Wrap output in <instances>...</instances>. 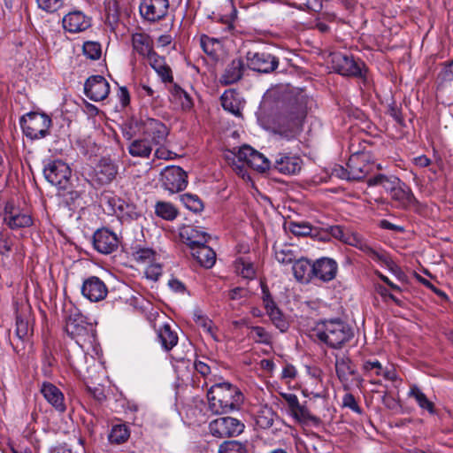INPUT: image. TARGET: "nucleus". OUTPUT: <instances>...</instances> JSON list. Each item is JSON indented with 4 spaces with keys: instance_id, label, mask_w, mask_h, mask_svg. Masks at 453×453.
I'll list each match as a JSON object with an SVG mask.
<instances>
[{
    "instance_id": "1",
    "label": "nucleus",
    "mask_w": 453,
    "mask_h": 453,
    "mask_svg": "<svg viewBox=\"0 0 453 453\" xmlns=\"http://www.w3.org/2000/svg\"><path fill=\"white\" fill-rule=\"evenodd\" d=\"M307 96L303 95L290 101L273 119V132L288 140L296 137L303 131L307 115Z\"/></svg>"
},
{
    "instance_id": "2",
    "label": "nucleus",
    "mask_w": 453,
    "mask_h": 453,
    "mask_svg": "<svg viewBox=\"0 0 453 453\" xmlns=\"http://www.w3.org/2000/svg\"><path fill=\"white\" fill-rule=\"evenodd\" d=\"M210 410L215 414H222L238 410L244 396L242 391L229 382L216 383L207 392Z\"/></svg>"
},
{
    "instance_id": "3",
    "label": "nucleus",
    "mask_w": 453,
    "mask_h": 453,
    "mask_svg": "<svg viewBox=\"0 0 453 453\" xmlns=\"http://www.w3.org/2000/svg\"><path fill=\"white\" fill-rule=\"evenodd\" d=\"M317 338L327 347L341 349L354 336L352 327L340 319H324L314 329Z\"/></svg>"
},
{
    "instance_id": "4",
    "label": "nucleus",
    "mask_w": 453,
    "mask_h": 453,
    "mask_svg": "<svg viewBox=\"0 0 453 453\" xmlns=\"http://www.w3.org/2000/svg\"><path fill=\"white\" fill-rule=\"evenodd\" d=\"M3 223L11 230H19L32 226L34 219L27 207H22L19 201L11 198L4 203Z\"/></svg>"
},
{
    "instance_id": "5",
    "label": "nucleus",
    "mask_w": 453,
    "mask_h": 453,
    "mask_svg": "<svg viewBox=\"0 0 453 453\" xmlns=\"http://www.w3.org/2000/svg\"><path fill=\"white\" fill-rule=\"evenodd\" d=\"M19 124L27 138L37 140L44 138L50 134L52 120L45 113L31 111L20 118Z\"/></svg>"
},
{
    "instance_id": "6",
    "label": "nucleus",
    "mask_w": 453,
    "mask_h": 453,
    "mask_svg": "<svg viewBox=\"0 0 453 453\" xmlns=\"http://www.w3.org/2000/svg\"><path fill=\"white\" fill-rule=\"evenodd\" d=\"M65 330L80 345L91 342L95 338V326L79 312L71 314L67 318Z\"/></svg>"
},
{
    "instance_id": "7",
    "label": "nucleus",
    "mask_w": 453,
    "mask_h": 453,
    "mask_svg": "<svg viewBox=\"0 0 453 453\" xmlns=\"http://www.w3.org/2000/svg\"><path fill=\"white\" fill-rule=\"evenodd\" d=\"M332 68L337 73L343 76L362 77L365 63L356 60L353 56L341 52H334L330 55Z\"/></svg>"
},
{
    "instance_id": "8",
    "label": "nucleus",
    "mask_w": 453,
    "mask_h": 453,
    "mask_svg": "<svg viewBox=\"0 0 453 453\" xmlns=\"http://www.w3.org/2000/svg\"><path fill=\"white\" fill-rule=\"evenodd\" d=\"M46 180L59 189L67 190L70 186L72 171L67 164L61 160L50 162L43 169Z\"/></svg>"
},
{
    "instance_id": "9",
    "label": "nucleus",
    "mask_w": 453,
    "mask_h": 453,
    "mask_svg": "<svg viewBox=\"0 0 453 453\" xmlns=\"http://www.w3.org/2000/svg\"><path fill=\"white\" fill-rule=\"evenodd\" d=\"M244 428L241 420L228 416L215 418L209 424L210 434L217 438L238 436Z\"/></svg>"
},
{
    "instance_id": "10",
    "label": "nucleus",
    "mask_w": 453,
    "mask_h": 453,
    "mask_svg": "<svg viewBox=\"0 0 453 453\" xmlns=\"http://www.w3.org/2000/svg\"><path fill=\"white\" fill-rule=\"evenodd\" d=\"M106 210L110 214H115L122 220H134L140 217L135 205L129 203L122 198L112 194L104 195L103 197Z\"/></svg>"
},
{
    "instance_id": "11",
    "label": "nucleus",
    "mask_w": 453,
    "mask_h": 453,
    "mask_svg": "<svg viewBox=\"0 0 453 453\" xmlns=\"http://www.w3.org/2000/svg\"><path fill=\"white\" fill-rule=\"evenodd\" d=\"M106 210L110 214H115L122 220H134L140 217L135 205L129 203L122 198L112 194L104 195L103 197Z\"/></svg>"
},
{
    "instance_id": "12",
    "label": "nucleus",
    "mask_w": 453,
    "mask_h": 453,
    "mask_svg": "<svg viewBox=\"0 0 453 453\" xmlns=\"http://www.w3.org/2000/svg\"><path fill=\"white\" fill-rule=\"evenodd\" d=\"M106 210L110 214H115L122 220H134L140 217L135 205L129 203L122 198L112 194L104 195L103 197Z\"/></svg>"
},
{
    "instance_id": "13",
    "label": "nucleus",
    "mask_w": 453,
    "mask_h": 453,
    "mask_svg": "<svg viewBox=\"0 0 453 453\" xmlns=\"http://www.w3.org/2000/svg\"><path fill=\"white\" fill-rule=\"evenodd\" d=\"M106 210L110 214H115L122 220H134L140 217L135 205L129 203L122 198L112 194L104 195L103 197Z\"/></svg>"
},
{
    "instance_id": "14",
    "label": "nucleus",
    "mask_w": 453,
    "mask_h": 453,
    "mask_svg": "<svg viewBox=\"0 0 453 453\" xmlns=\"http://www.w3.org/2000/svg\"><path fill=\"white\" fill-rule=\"evenodd\" d=\"M280 395L287 403L290 415L298 423L314 426L320 424V418L311 414L304 403H300L298 397L295 394L282 393Z\"/></svg>"
},
{
    "instance_id": "15",
    "label": "nucleus",
    "mask_w": 453,
    "mask_h": 453,
    "mask_svg": "<svg viewBox=\"0 0 453 453\" xmlns=\"http://www.w3.org/2000/svg\"><path fill=\"white\" fill-rule=\"evenodd\" d=\"M160 181L165 190L170 193H177L186 188L188 175L180 166H167L160 173Z\"/></svg>"
},
{
    "instance_id": "16",
    "label": "nucleus",
    "mask_w": 453,
    "mask_h": 453,
    "mask_svg": "<svg viewBox=\"0 0 453 453\" xmlns=\"http://www.w3.org/2000/svg\"><path fill=\"white\" fill-rule=\"evenodd\" d=\"M142 135L153 146H162L167 142L169 128L159 119L148 118L142 122Z\"/></svg>"
},
{
    "instance_id": "17",
    "label": "nucleus",
    "mask_w": 453,
    "mask_h": 453,
    "mask_svg": "<svg viewBox=\"0 0 453 453\" xmlns=\"http://www.w3.org/2000/svg\"><path fill=\"white\" fill-rule=\"evenodd\" d=\"M246 61L250 69L264 73L273 72L279 65V59L267 51L249 50Z\"/></svg>"
},
{
    "instance_id": "18",
    "label": "nucleus",
    "mask_w": 453,
    "mask_h": 453,
    "mask_svg": "<svg viewBox=\"0 0 453 453\" xmlns=\"http://www.w3.org/2000/svg\"><path fill=\"white\" fill-rule=\"evenodd\" d=\"M347 244L356 247L368 254L372 258L377 261H380L381 264L385 265L392 272L399 270L398 266L393 262V260L386 252L379 253L372 250L364 240V238L356 232H351L347 239Z\"/></svg>"
},
{
    "instance_id": "19",
    "label": "nucleus",
    "mask_w": 453,
    "mask_h": 453,
    "mask_svg": "<svg viewBox=\"0 0 453 453\" xmlns=\"http://www.w3.org/2000/svg\"><path fill=\"white\" fill-rule=\"evenodd\" d=\"M169 10V0H142L139 11L147 21L154 23L165 19Z\"/></svg>"
},
{
    "instance_id": "20",
    "label": "nucleus",
    "mask_w": 453,
    "mask_h": 453,
    "mask_svg": "<svg viewBox=\"0 0 453 453\" xmlns=\"http://www.w3.org/2000/svg\"><path fill=\"white\" fill-rule=\"evenodd\" d=\"M92 243L97 252L109 255L118 250L119 240L112 231L107 228H100L94 233Z\"/></svg>"
},
{
    "instance_id": "21",
    "label": "nucleus",
    "mask_w": 453,
    "mask_h": 453,
    "mask_svg": "<svg viewBox=\"0 0 453 453\" xmlns=\"http://www.w3.org/2000/svg\"><path fill=\"white\" fill-rule=\"evenodd\" d=\"M81 292L83 297L92 303H97L108 295L106 284L97 276H89L82 282Z\"/></svg>"
},
{
    "instance_id": "22",
    "label": "nucleus",
    "mask_w": 453,
    "mask_h": 453,
    "mask_svg": "<svg viewBox=\"0 0 453 453\" xmlns=\"http://www.w3.org/2000/svg\"><path fill=\"white\" fill-rule=\"evenodd\" d=\"M84 93L94 102L103 101L110 93V84L102 75H92L84 84Z\"/></svg>"
},
{
    "instance_id": "23",
    "label": "nucleus",
    "mask_w": 453,
    "mask_h": 453,
    "mask_svg": "<svg viewBox=\"0 0 453 453\" xmlns=\"http://www.w3.org/2000/svg\"><path fill=\"white\" fill-rule=\"evenodd\" d=\"M40 392L44 399L58 412L63 413L66 411V403L63 392L50 382H43Z\"/></svg>"
},
{
    "instance_id": "24",
    "label": "nucleus",
    "mask_w": 453,
    "mask_h": 453,
    "mask_svg": "<svg viewBox=\"0 0 453 453\" xmlns=\"http://www.w3.org/2000/svg\"><path fill=\"white\" fill-rule=\"evenodd\" d=\"M62 23L64 29L73 34L83 32L91 26L90 19L81 11L67 13Z\"/></svg>"
},
{
    "instance_id": "25",
    "label": "nucleus",
    "mask_w": 453,
    "mask_h": 453,
    "mask_svg": "<svg viewBox=\"0 0 453 453\" xmlns=\"http://www.w3.org/2000/svg\"><path fill=\"white\" fill-rule=\"evenodd\" d=\"M313 278L327 282L336 277L337 263L329 257H322L313 263Z\"/></svg>"
},
{
    "instance_id": "26",
    "label": "nucleus",
    "mask_w": 453,
    "mask_h": 453,
    "mask_svg": "<svg viewBox=\"0 0 453 453\" xmlns=\"http://www.w3.org/2000/svg\"><path fill=\"white\" fill-rule=\"evenodd\" d=\"M303 166V160L298 156L279 154L274 162V168L283 174H296Z\"/></svg>"
},
{
    "instance_id": "27",
    "label": "nucleus",
    "mask_w": 453,
    "mask_h": 453,
    "mask_svg": "<svg viewBox=\"0 0 453 453\" xmlns=\"http://www.w3.org/2000/svg\"><path fill=\"white\" fill-rule=\"evenodd\" d=\"M32 332L31 312L27 304L16 308V335L22 340Z\"/></svg>"
},
{
    "instance_id": "28",
    "label": "nucleus",
    "mask_w": 453,
    "mask_h": 453,
    "mask_svg": "<svg viewBox=\"0 0 453 453\" xmlns=\"http://www.w3.org/2000/svg\"><path fill=\"white\" fill-rule=\"evenodd\" d=\"M395 206L399 209H407L417 203V199L409 186L401 182L395 191L390 195Z\"/></svg>"
},
{
    "instance_id": "29",
    "label": "nucleus",
    "mask_w": 453,
    "mask_h": 453,
    "mask_svg": "<svg viewBox=\"0 0 453 453\" xmlns=\"http://www.w3.org/2000/svg\"><path fill=\"white\" fill-rule=\"evenodd\" d=\"M132 47L133 50L144 59H147L152 53L156 52L152 38L145 33H134L132 35Z\"/></svg>"
},
{
    "instance_id": "30",
    "label": "nucleus",
    "mask_w": 453,
    "mask_h": 453,
    "mask_svg": "<svg viewBox=\"0 0 453 453\" xmlns=\"http://www.w3.org/2000/svg\"><path fill=\"white\" fill-rule=\"evenodd\" d=\"M182 242L188 246L190 250L201 247L208 242L209 236L205 232L192 226L184 227L180 234Z\"/></svg>"
},
{
    "instance_id": "31",
    "label": "nucleus",
    "mask_w": 453,
    "mask_h": 453,
    "mask_svg": "<svg viewBox=\"0 0 453 453\" xmlns=\"http://www.w3.org/2000/svg\"><path fill=\"white\" fill-rule=\"evenodd\" d=\"M149 65L160 77L161 81L165 84L170 85L173 82V76L171 67L166 64L164 57L159 56L157 52L152 53L150 58H147Z\"/></svg>"
},
{
    "instance_id": "32",
    "label": "nucleus",
    "mask_w": 453,
    "mask_h": 453,
    "mask_svg": "<svg viewBox=\"0 0 453 453\" xmlns=\"http://www.w3.org/2000/svg\"><path fill=\"white\" fill-rule=\"evenodd\" d=\"M245 64L242 58L233 59L226 67L220 78L221 83L231 85L240 81L243 75Z\"/></svg>"
},
{
    "instance_id": "33",
    "label": "nucleus",
    "mask_w": 453,
    "mask_h": 453,
    "mask_svg": "<svg viewBox=\"0 0 453 453\" xmlns=\"http://www.w3.org/2000/svg\"><path fill=\"white\" fill-rule=\"evenodd\" d=\"M118 173L116 165L108 158H102L96 170L97 180L101 184H108L115 179Z\"/></svg>"
},
{
    "instance_id": "34",
    "label": "nucleus",
    "mask_w": 453,
    "mask_h": 453,
    "mask_svg": "<svg viewBox=\"0 0 453 453\" xmlns=\"http://www.w3.org/2000/svg\"><path fill=\"white\" fill-rule=\"evenodd\" d=\"M157 338L166 351L171 350L178 343L177 332L172 328L169 323H165L157 330Z\"/></svg>"
},
{
    "instance_id": "35",
    "label": "nucleus",
    "mask_w": 453,
    "mask_h": 453,
    "mask_svg": "<svg viewBox=\"0 0 453 453\" xmlns=\"http://www.w3.org/2000/svg\"><path fill=\"white\" fill-rule=\"evenodd\" d=\"M293 273L299 281L309 282L313 278V264L307 258H297L293 264Z\"/></svg>"
},
{
    "instance_id": "36",
    "label": "nucleus",
    "mask_w": 453,
    "mask_h": 453,
    "mask_svg": "<svg viewBox=\"0 0 453 453\" xmlns=\"http://www.w3.org/2000/svg\"><path fill=\"white\" fill-rule=\"evenodd\" d=\"M192 257L203 267L211 268L216 261V253L207 244L191 250Z\"/></svg>"
},
{
    "instance_id": "37",
    "label": "nucleus",
    "mask_w": 453,
    "mask_h": 453,
    "mask_svg": "<svg viewBox=\"0 0 453 453\" xmlns=\"http://www.w3.org/2000/svg\"><path fill=\"white\" fill-rule=\"evenodd\" d=\"M153 145L144 136L133 140L128 147V152L133 157L148 158L152 152Z\"/></svg>"
},
{
    "instance_id": "38",
    "label": "nucleus",
    "mask_w": 453,
    "mask_h": 453,
    "mask_svg": "<svg viewBox=\"0 0 453 453\" xmlns=\"http://www.w3.org/2000/svg\"><path fill=\"white\" fill-rule=\"evenodd\" d=\"M167 88L171 94L172 99L180 104L181 108L185 111L190 110L193 105V100L190 95L186 92L180 86L172 82L167 86Z\"/></svg>"
},
{
    "instance_id": "39",
    "label": "nucleus",
    "mask_w": 453,
    "mask_h": 453,
    "mask_svg": "<svg viewBox=\"0 0 453 453\" xmlns=\"http://www.w3.org/2000/svg\"><path fill=\"white\" fill-rule=\"evenodd\" d=\"M402 180L395 176H387L384 174H378L370 178L367 181L369 186H381L389 196L399 186Z\"/></svg>"
},
{
    "instance_id": "40",
    "label": "nucleus",
    "mask_w": 453,
    "mask_h": 453,
    "mask_svg": "<svg viewBox=\"0 0 453 453\" xmlns=\"http://www.w3.org/2000/svg\"><path fill=\"white\" fill-rule=\"evenodd\" d=\"M335 370L342 382L348 381L350 376L357 374L355 365L352 364L351 360L346 357L336 358Z\"/></svg>"
},
{
    "instance_id": "41",
    "label": "nucleus",
    "mask_w": 453,
    "mask_h": 453,
    "mask_svg": "<svg viewBox=\"0 0 453 453\" xmlns=\"http://www.w3.org/2000/svg\"><path fill=\"white\" fill-rule=\"evenodd\" d=\"M276 417L275 411L267 405H265L257 411L256 423L262 429H269L273 426Z\"/></svg>"
},
{
    "instance_id": "42",
    "label": "nucleus",
    "mask_w": 453,
    "mask_h": 453,
    "mask_svg": "<svg viewBox=\"0 0 453 453\" xmlns=\"http://www.w3.org/2000/svg\"><path fill=\"white\" fill-rule=\"evenodd\" d=\"M155 214L165 220L173 221L177 218L179 211L173 203L158 201L155 204Z\"/></svg>"
},
{
    "instance_id": "43",
    "label": "nucleus",
    "mask_w": 453,
    "mask_h": 453,
    "mask_svg": "<svg viewBox=\"0 0 453 453\" xmlns=\"http://www.w3.org/2000/svg\"><path fill=\"white\" fill-rule=\"evenodd\" d=\"M200 46L204 53L211 58H217L218 52L221 50L220 41L206 35H202L200 36Z\"/></svg>"
},
{
    "instance_id": "44",
    "label": "nucleus",
    "mask_w": 453,
    "mask_h": 453,
    "mask_svg": "<svg viewBox=\"0 0 453 453\" xmlns=\"http://www.w3.org/2000/svg\"><path fill=\"white\" fill-rule=\"evenodd\" d=\"M275 258L282 265L295 263L297 259L296 251L291 245L274 246Z\"/></svg>"
},
{
    "instance_id": "45",
    "label": "nucleus",
    "mask_w": 453,
    "mask_h": 453,
    "mask_svg": "<svg viewBox=\"0 0 453 453\" xmlns=\"http://www.w3.org/2000/svg\"><path fill=\"white\" fill-rule=\"evenodd\" d=\"M130 437V431L128 427L124 425H115L108 435V440L111 444H122L126 442Z\"/></svg>"
},
{
    "instance_id": "46",
    "label": "nucleus",
    "mask_w": 453,
    "mask_h": 453,
    "mask_svg": "<svg viewBox=\"0 0 453 453\" xmlns=\"http://www.w3.org/2000/svg\"><path fill=\"white\" fill-rule=\"evenodd\" d=\"M267 315L270 317L273 324L280 331L286 332L288 328V322L280 311V310L274 306L266 311Z\"/></svg>"
},
{
    "instance_id": "47",
    "label": "nucleus",
    "mask_w": 453,
    "mask_h": 453,
    "mask_svg": "<svg viewBox=\"0 0 453 453\" xmlns=\"http://www.w3.org/2000/svg\"><path fill=\"white\" fill-rule=\"evenodd\" d=\"M361 370L367 377H380L382 365L377 359H366L363 361Z\"/></svg>"
},
{
    "instance_id": "48",
    "label": "nucleus",
    "mask_w": 453,
    "mask_h": 453,
    "mask_svg": "<svg viewBox=\"0 0 453 453\" xmlns=\"http://www.w3.org/2000/svg\"><path fill=\"white\" fill-rule=\"evenodd\" d=\"M221 104L224 110L231 112L235 116L241 115V110L237 101L234 98V93L232 91H226L221 96Z\"/></svg>"
},
{
    "instance_id": "49",
    "label": "nucleus",
    "mask_w": 453,
    "mask_h": 453,
    "mask_svg": "<svg viewBox=\"0 0 453 453\" xmlns=\"http://www.w3.org/2000/svg\"><path fill=\"white\" fill-rule=\"evenodd\" d=\"M347 169L339 165L333 171V174L343 180H360V174L357 173L354 168V159H349Z\"/></svg>"
},
{
    "instance_id": "50",
    "label": "nucleus",
    "mask_w": 453,
    "mask_h": 453,
    "mask_svg": "<svg viewBox=\"0 0 453 453\" xmlns=\"http://www.w3.org/2000/svg\"><path fill=\"white\" fill-rule=\"evenodd\" d=\"M218 453H248L247 443L239 441H226L219 445Z\"/></svg>"
},
{
    "instance_id": "51",
    "label": "nucleus",
    "mask_w": 453,
    "mask_h": 453,
    "mask_svg": "<svg viewBox=\"0 0 453 453\" xmlns=\"http://www.w3.org/2000/svg\"><path fill=\"white\" fill-rule=\"evenodd\" d=\"M14 241L6 230L0 231V256L8 258L12 251Z\"/></svg>"
},
{
    "instance_id": "52",
    "label": "nucleus",
    "mask_w": 453,
    "mask_h": 453,
    "mask_svg": "<svg viewBox=\"0 0 453 453\" xmlns=\"http://www.w3.org/2000/svg\"><path fill=\"white\" fill-rule=\"evenodd\" d=\"M410 395L415 398L420 408L427 410L431 413L434 412V403L417 386L411 387Z\"/></svg>"
},
{
    "instance_id": "53",
    "label": "nucleus",
    "mask_w": 453,
    "mask_h": 453,
    "mask_svg": "<svg viewBox=\"0 0 453 453\" xmlns=\"http://www.w3.org/2000/svg\"><path fill=\"white\" fill-rule=\"evenodd\" d=\"M249 166L262 173L270 168V162L263 154L255 150L249 160Z\"/></svg>"
},
{
    "instance_id": "54",
    "label": "nucleus",
    "mask_w": 453,
    "mask_h": 453,
    "mask_svg": "<svg viewBox=\"0 0 453 453\" xmlns=\"http://www.w3.org/2000/svg\"><path fill=\"white\" fill-rule=\"evenodd\" d=\"M180 200L184 205L192 211H201L203 208L201 199L196 195L186 193L181 195Z\"/></svg>"
},
{
    "instance_id": "55",
    "label": "nucleus",
    "mask_w": 453,
    "mask_h": 453,
    "mask_svg": "<svg viewBox=\"0 0 453 453\" xmlns=\"http://www.w3.org/2000/svg\"><path fill=\"white\" fill-rule=\"evenodd\" d=\"M132 255L137 262L150 263L155 259L156 252L150 248H136Z\"/></svg>"
},
{
    "instance_id": "56",
    "label": "nucleus",
    "mask_w": 453,
    "mask_h": 453,
    "mask_svg": "<svg viewBox=\"0 0 453 453\" xmlns=\"http://www.w3.org/2000/svg\"><path fill=\"white\" fill-rule=\"evenodd\" d=\"M83 53L87 58L92 60L99 59L102 54L100 43L96 42H86L83 44Z\"/></svg>"
},
{
    "instance_id": "57",
    "label": "nucleus",
    "mask_w": 453,
    "mask_h": 453,
    "mask_svg": "<svg viewBox=\"0 0 453 453\" xmlns=\"http://www.w3.org/2000/svg\"><path fill=\"white\" fill-rule=\"evenodd\" d=\"M289 231L296 236H306L311 234L312 227L306 222H294L288 224Z\"/></svg>"
},
{
    "instance_id": "58",
    "label": "nucleus",
    "mask_w": 453,
    "mask_h": 453,
    "mask_svg": "<svg viewBox=\"0 0 453 453\" xmlns=\"http://www.w3.org/2000/svg\"><path fill=\"white\" fill-rule=\"evenodd\" d=\"M236 268L243 278L252 279L256 275V271L253 266V264L250 262H247L244 258H240L237 260Z\"/></svg>"
},
{
    "instance_id": "59",
    "label": "nucleus",
    "mask_w": 453,
    "mask_h": 453,
    "mask_svg": "<svg viewBox=\"0 0 453 453\" xmlns=\"http://www.w3.org/2000/svg\"><path fill=\"white\" fill-rule=\"evenodd\" d=\"M36 3L40 9L52 13L63 6L64 0H36Z\"/></svg>"
},
{
    "instance_id": "60",
    "label": "nucleus",
    "mask_w": 453,
    "mask_h": 453,
    "mask_svg": "<svg viewBox=\"0 0 453 453\" xmlns=\"http://www.w3.org/2000/svg\"><path fill=\"white\" fill-rule=\"evenodd\" d=\"M300 3L295 4V5L303 11H310L319 12L322 9L321 0H299Z\"/></svg>"
},
{
    "instance_id": "61",
    "label": "nucleus",
    "mask_w": 453,
    "mask_h": 453,
    "mask_svg": "<svg viewBox=\"0 0 453 453\" xmlns=\"http://www.w3.org/2000/svg\"><path fill=\"white\" fill-rule=\"evenodd\" d=\"M252 338L257 342L268 344L271 341V335L262 326H253L251 328Z\"/></svg>"
},
{
    "instance_id": "62",
    "label": "nucleus",
    "mask_w": 453,
    "mask_h": 453,
    "mask_svg": "<svg viewBox=\"0 0 453 453\" xmlns=\"http://www.w3.org/2000/svg\"><path fill=\"white\" fill-rule=\"evenodd\" d=\"M162 274V267L159 264H151L145 269V275L148 279L157 281Z\"/></svg>"
},
{
    "instance_id": "63",
    "label": "nucleus",
    "mask_w": 453,
    "mask_h": 453,
    "mask_svg": "<svg viewBox=\"0 0 453 453\" xmlns=\"http://www.w3.org/2000/svg\"><path fill=\"white\" fill-rule=\"evenodd\" d=\"M255 150L249 145H243L238 150L236 157L239 161L243 162L249 165V160L251 158Z\"/></svg>"
},
{
    "instance_id": "64",
    "label": "nucleus",
    "mask_w": 453,
    "mask_h": 453,
    "mask_svg": "<svg viewBox=\"0 0 453 453\" xmlns=\"http://www.w3.org/2000/svg\"><path fill=\"white\" fill-rule=\"evenodd\" d=\"M342 404L344 407H348L358 414L362 413V410L357 404L356 398L352 394H346L343 396Z\"/></svg>"
}]
</instances>
